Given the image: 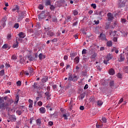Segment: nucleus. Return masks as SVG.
Segmentation results:
<instances>
[{
  "mask_svg": "<svg viewBox=\"0 0 128 128\" xmlns=\"http://www.w3.org/2000/svg\"><path fill=\"white\" fill-rule=\"evenodd\" d=\"M91 6H92V8H96V4H91Z\"/></svg>",
  "mask_w": 128,
  "mask_h": 128,
  "instance_id": "nucleus-46",
  "label": "nucleus"
},
{
  "mask_svg": "<svg viewBox=\"0 0 128 128\" xmlns=\"http://www.w3.org/2000/svg\"><path fill=\"white\" fill-rule=\"evenodd\" d=\"M84 96H86V92L82 93L80 95V100H82L84 98Z\"/></svg>",
  "mask_w": 128,
  "mask_h": 128,
  "instance_id": "nucleus-25",
  "label": "nucleus"
},
{
  "mask_svg": "<svg viewBox=\"0 0 128 128\" xmlns=\"http://www.w3.org/2000/svg\"><path fill=\"white\" fill-rule=\"evenodd\" d=\"M2 48H4V49L8 48V44H4V45H3Z\"/></svg>",
  "mask_w": 128,
  "mask_h": 128,
  "instance_id": "nucleus-47",
  "label": "nucleus"
},
{
  "mask_svg": "<svg viewBox=\"0 0 128 128\" xmlns=\"http://www.w3.org/2000/svg\"><path fill=\"white\" fill-rule=\"evenodd\" d=\"M36 122L38 126H40L42 124V120H40V119H37L36 120Z\"/></svg>",
  "mask_w": 128,
  "mask_h": 128,
  "instance_id": "nucleus-24",
  "label": "nucleus"
},
{
  "mask_svg": "<svg viewBox=\"0 0 128 128\" xmlns=\"http://www.w3.org/2000/svg\"><path fill=\"white\" fill-rule=\"evenodd\" d=\"M6 16H4L2 20H1V22L2 24H6Z\"/></svg>",
  "mask_w": 128,
  "mask_h": 128,
  "instance_id": "nucleus-18",
  "label": "nucleus"
},
{
  "mask_svg": "<svg viewBox=\"0 0 128 128\" xmlns=\"http://www.w3.org/2000/svg\"><path fill=\"white\" fill-rule=\"evenodd\" d=\"M34 88H38V84L36 83H34Z\"/></svg>",
  "mask_w": 128,
  "mask_h": 128,
  "instance_id": "nucleus-36",
  "label": "nucleus"
},
{
  "mask_svg": "<svg viewBox=\"0 0 128 128\" xmlns=\"http://www.w3.org/2000/svg\"><path fill=\"white\" fill-rule=\"evenodd\" d=\"M121 20L122 24H126V20L124 18H122Z\"/></svg>",
  "mask_w": 128,
  "mask_h": 128,
  "instance_id": "nucleus-44",
  "label": "nucleus"
},
{
  "mask_svg": "<svg viewBox=\"0 0 128 128\" xmlns=\"http://www.w3.org/2000/svg\"><path fill=\"white\" fill-rule=\"evenodd\" d=\"M16 114H18V116H20L22 114V111L17 110L16 112Z\"/></svg>",
  "mask_w": 128,
  "mask_h": 128,
  "instance_id": "nucleus-29",
  "label": "nucleus"
},
{
  "mask_svg": "<svg viewBox=\"0 0 128 128\" xmlns=\"http://www.w3.org/2000/svg\"><path fill=\"white\" fill-rule=\"evenodd\" d=\"M68 80H72V82H76V80H78V76L76 75L72 76V74L68 73Z\"/></svg>",
  "mask_w": 128,
  "mask_h": 128,
  "instance_id": "nucleus-2",
  "label": "nucleus"
},
{
  "mask_svg": "<svg viewBox=\"0 0 128 128\" xmlns=\"http://www.w3.org/2000/svg\"><path fill=\"white\" fill-rule=\"evenodd\" d=\"M28 60H30V62H32L34 60H36V58H34V56H32V55H30L28 56Z\"/></svg>",
  "mask_w": 128,
  "mask_h": 128,
  "instance_id": "nucleus-8",
  "label": "nucleus"
},
{
  "mask_svg": "<svg viewBox=\"0 0 128 128\" xmlns=\"http://www.w3.org/2000/svg\"><path fill=\"white\" fill-rule=\"evenodd\" d=\"M52 88H53L54 90H56V84L52 85Z\"/></svg>",
  "mask_w": 128,
  "mask_h": 128,
  "instance_id": "nucleus-64",
  "label": "nucleus"
},
{
  "mask_svg": "<svg viewBox=\"0 0 128 128\" xmlns=\"http://www.w3.org/2000/svg\"><path fill=\"white\" fill-rule=\"evenodd\" d=\"M52 42H58V38H54L52 40Z\"/></svg>",
  "mask_w": 128,
  "mask_h": 128,
  "instance_id": "nucleus-58",
  "label": "nucleus"
},
{
  "mask_svg": "<svg viewBox=\"0 0 128 128\" xmlns=\"http://www.w3.org/2000/svg\"><path fill=\"white\" fill-rule=\"evenodd\" d=\"M74 62H76V64H78V62H80V57L76 56V57L74 58Z\"/></svg>",
  "mask_w": 128,
  "mask_h": 128,
  "instance_id": "nucleus-26",
  "label": "nucleus"
},
{
  "mask_svg": "<svg viewBox=\"0 0 128 128\" xmlns=\"http://www.w3.org/2000/svg\"><path fill=\"white\" fill-rule=\"evenodd\" d=\"M107 16L108 18V22H110L114 20V15L110 12L107 14Z\"/></svg>",
  "mask_w": 128,
  "mask_h": 128,
  "instance_id": "nucleus-5",
  "label": "nucleus"
},
{
  "mask_svg": "<svg viewBox=\"0 0 128 128\" xmlns=\"http://www.w3.org/2000/svg\"><path fill=\"white\" fill-rule=\"evenodd\" d=\"M4 74V70H2L0 71V76H2Z\"/></svg>",
  "mask_w": 128,
  "mask_h": 128,
  "instance_id": "nucleus-33",
  "label": "nucleus"
},
{
  "mask_svg": "<svg viewBox=\"0 0 128 128\" xmlns=\"http://www.w3.org/2000/svg\"><path fill=\"white\" fill-rule=\"evenodd\" d=\"M38 104L39 106H42V102L40 101L38 102Z\"/></svg>",
  "mask_w": 128,
  "mask_h": 128,
  "instance_id": "nucleus-53",
  "label": "nucleus"
},
{
  "mask_svg": "<svg viewBox=\"0 0 128 128\" xmlns=\"http://www.w3.org/2000/svg\"><path fill=\"white\" fill-rule=\"evenodd\" d=\"M88 85L86 84L84 87V90H88Z\"/></svg>",
  "mask_w": 128,
  "mask_h": 128,
  "instance_id": "nucleus-55",
  "label": "nucleus"
},
{
  "mask_svg": "<svg viewBox=\"0 0 128 128\" xmlns=\"http://www.w3.org/2000/svg\"><path fill=\"white\" fill-rule=\"evenodd\" d=\"M50 0H47L46 2H45V6H50Z\"/></svg>",
  "mask_w": 128,
  "mask_h": 128,
  "instance_id": "nucleus-28",
  "label": "nucleus"
},
{
  "mask_svg": "<svg viewBox=\"0 0 128 128\" xmlns=\"http://www.w3.org/2000/svg\"><path fill=\"white\" fill-rule=\"evenodd\" d=\"M78 22V21H76L74 23H73V26H77Z\"/></svg>",
  "mask_w": 128,
  "mask_h": 128,
  "instance_id": "nucleus-57",
  "label": "nucleus"
},
{
  "mask_svg": "<svg viewBox=\"0 0 128 128\" xmlns=\"http://www.w3.org/2000/svg\"><path fill=\"white\" fill-rule=\"evenodd\" d=\"M39 10H44V6L42 4H40L38 6Z\"/></svg>",
  "mask_w": 128,
  "mask_h": 128,
  "instance_id": "nucleus-48",
  "label": "nucleus"
},
{
  "mask_svg": "<svg viewBox=\"0 0 128 128\" xmlns=\"http://www.w3.org/2000/svg\"><path fill=\"white\" fill-rule=\"evenodd\" d=\"M113 40H114V42H118V38H116V37H114V38H113Z\"/></svg>",
  "mask_w": 128,
  "mask_h": 128,
  "instance_id": "nucleus-56",
  "label": "nucleus"
},
{
  "mask_svg": "<svg viewBox=\"0 0 128 128\" xmlns=\"http://www.w3.org/2000/svg\"><path fill=\"white\" fill-rule=\"evenodd\" d=\"M20 10V7L16 5L15 8H14L13 9H12V12H14L16 10Z\"/></svg>",
  "mask_w": 128,
  "mask_h": 128,
  "instance_id": "nucleus-22",
  "label": "nucleus"
},
{
  "mask_svg": "<svg viewBox=\"0 0 128 128\" xmlns=\"http://www.w3.org/2000/svg\"><path fill=\"white\" fill-rule=\"evenodd\" d=\"M47 36H54V32H52V30H49L46 32Z\"/></svg>",
  "mask_w": 128,
  "mask_h": 128,
  "instance_id": "nucleus-12",
  "label": "nucleus"
},
{
  "mask_svg": "<svg viewBox=\"0 0 128 128\" xmlns=\"http://www.w3.org/2000/svg\"><path fill=\"white\" fill-rule=\"evenodd\" d=\"M26 16H24V12H21L18 14V22H20V20H22V18H24Z\"/></svg>",
  "mask_w": 128,
  "mask_h": 128,
  "instance_id": "nucleus-6",
  "label": "nucleus"
},
{
  "mask_svg": "<svg viewBox=\"0 0 128 128\" xmlns=\"http://www.w3.org/2000/svg\"><path fill=\"white\" fill-rule=\"evenodd\" d=\"M94 22H95V24H100V20H98L97 21L94 20Z\"/></svg>",
  "mask_w": 128,
  "mask_h": 128,
  "instance_id": "nucleus-60",
  "label": "nucleus"
},
{
  "mask_svg": "<svg viewBox=\"0 0 128 128\" xmlns=\"http://www.w3.org/2000/svg\"><path fill=\"white\" fill-rule=\"evenodd\" d=\"M44 96H46L47 100H50V96L52 95L50 94V92H45Z\"/></svg>",
  "mask_w": 128,
  "mask_h": 128,
  "instance_id": "nucleus-10",
  "label": "nucleus"
},
{
  "mask_svg": "<svg viewBox=\"0 0 128 128\" xmlns=\"http://www.w3.org/2000/svg\"><path fill=\"white\" fill-rule=\"evenodd\" d=\"M20 64H24V62H26V60H24V58H22L20 59Z\"/></svg>",
  "mask_w": 128,
  "mask_h": 128,
  "instance_id": "nucleus-35",
  "label": "nucleus"
},
{
  "mask_svg": "<svg viewBox=\"0 0 128 128\" xmlns=\"http://www.w3.org/2000/svg\"><path fill=\"white\" fill-rule=\"evenodd\" d=\"M123 70L124 72H126V74H128V66H124Z\"/></svg>",
  "mask_w": 128,
  "mask_h": 128,
  "instance_id": "nucleus-27",
  "label": "nucleus"
},
{
  "mask_svg": "<svg viewBox=\"0 0 128 128\" xmlns=\"http://www.w3.org/2000/svg\"><path fill=\"white\" fill-rule=\"evenodd\" d=\"M107 58L108 60H112V56L110 54H108L107 56Z\"/></svg>",
  "mask_w": 128,
  "mask_h": 128,
  "instance_id": "nucleus-32",
  "label": "nucleus"
},
{
  "mask_svg": "<svg viewBox=\"0 0 128 128\" xmlns=\"http://www.w3.org/2000/svg\"><path fill=\"white\" fill-rule=\"evenodd\" d=\"M110 86L112 88H113L114 86V80H110Z\"/></svg>",
  "mask_w": 128,
  "mask_h": 128,
  "instance_id": "nucleus-17",
  "label": "nucleus"
},
{
  "mask_svg": "<svg viewBox=\"0 0 128 128\" xmlns=\"http://www.w3.org/2000/svg\"><path fill=\"white\" fill-rule=\"evenodd\" d=\"M102 120L103 122H106V118H104V117H102Z\"/></svg>",
  "mask_w": 128,
  "mask_h": 128,
  "instance_id": "nucleus-37",
  "label": "nucleus"
},
{
  "mask_svg": "<svg viewBox=\"0 0 128 128\" xmlns=\"http://www.w3.org/2000/svg\"><path fill=\"white\" fill-rule=\"evenodd\" d=\"M102 101L100 100H99L98 101V106H102Z\"/></svg>",
  "mask_w": 128,
  "mask_h": 128,
  "instance_id": "nucleus-30",
  "label": "nucleus"
},
{
  "mask_svg": "<svg viewBox=\"0 0 128 128\" xmlns=\"http://www.w3.org/2000/svg\"><path fill=\"white\" fill-rule=\"evenodd\" d=\"M45 31L48 32H50V28H44Z\"/></svg>",
  "mask_w": 128,
  "mask_h": 128,
  "instance_id": "nucleus-54",
  "label": "nucleus"
},
{
  "mask_svg": "<svg viewBox=\"0 0 128 128\" xmlns=\"http://www.w3.org/2000/svg\"><path fill=\"white\" fill-rule=\"evenodd\" d=\"M106 46H108V48L112 46V40L107 41Z\"/></svg>",
  "mask_w": 128,
  "mask_h": 128,
  "instance_id": "nucleus-14",
  "label": "nucleus"
},
{
  "mask_svg": "<svg viewBox=\"0 0 128 128\" xmlns=\"http://www.w3.org/2000/svg\"><path fill=\"white\" fill-rule=\"evenodd\" d=\"M73 14H74V16H78V11H76V10H74L73 11Z\"/></svg>",
  "mask_w": 128,
  "mask_h": 128,
  "instance_id": "nucleus-34",
  "label": "nucleus"
},
{
  "mask_svg": "<svg viewBox=\"0 0 128 128\" xmlns=\"http://www.w3.org/2000/svg\"><path fill=\"white\" fill-rule=\"evenodd\" d=\"M48 76H44V78H42V82H48Z\"/></svg>",
  "mask_w": 128,
  "mask_h": 128,
  "instance_id": "nucleus-19",
  "label": "nucleus"
},
{
  "mask_svg": "<svg viewBox=\"0 0 128 128\" xmlns=\"http://www.w3.org/2000/svg\"><path fill=\"white\" fill-rule=\"evenodd\" d=\"M39 20H42L46 18V12L42 11L41 14L38 16Z\"/></svg>",
  "mask_w": 128,
  "mask_h": 128,
  "instance_id": "nucleus-7",
  "label": "nucleus"
},
{
  "mask_svg": "<svg viewBox=\"0 0 128 128\" xmlns=\"http://www.w3.org/2000/svg\"><path fill=\"white\" fill-rule=\"evenodd\" d=\"M52 22H58V19L56 18H52Z\"/></svg>",
  "mask_w": 128,
  "mask_h": 128,
  "instance_id": "nucleus-52",
  "label": "nucleus"
},
{
  "mask_svg": "<svg viewBox=\"0 0 128 128\" xmlns=\"http://www.w3.org/2000/svg\"><path fill=\"white\" fill-rule=\"evenodd\" d=\"M100 40H105V42H108V39L106 36V34L101 33L100 35L98 36Z\"/></svg>",
  "mask_w": 128,
  "mask_h": 128,
  "instance_id": "nucleus-4",
  "label": "nucleus"
},
{
  "mask_svg": "<svg viewBox=\"0 0 128 128\" xmlns=\"http://www.w3.org/2000/svg\"><path fill=\"white\" fill-rule=\"evenodd\" d=\"M50 10H54V8H55L54 6L52 5L50 8Z\"/></svg>",
  "mask_w": 128,
  "mask_h": 128,
  "instance_id": "nucleus-63",
  "label": "nucleus"
},
{
  "mask_svg": "<svg viewBox=\"0 0 128 128\" xmlns=\"http://www.w3.org/2000/svg\"><path fill=\"white\" fill-rule=\"evenodd\" d=\"M16 84L17 86H22V82L20 81H18L16 82Z\"/></svg>",
  "mask_w": 128,
  "mask_h": 128,
  "instance_id": "nucleus-39",
  "label": "nucleus"
},
{
  "mask_svg": "<svg viewBox=\"0 0 128 128\" xmlns=\"http://www.w3.org/2000/svg\"><path fill=\"white\" fill-rule=\"evenodd\" d=\"M17 40L20 42H22V38L19 37V38H18Z\"/></svg>",
  "mask_w": 128,
  "mask_h": 128,
  "instance_id": "nucleus-49",
  "label": "nucleus"
},
{
  "mask_svg": "<svg viewBox=\"0 0 128 128\" xmlns=\"http://www.w3.org/2000/svg\"><path fill=\"white\" fill-rule=\"evenodd\" d=\"M16 58H18L16 57V55H13L12 56V60H16Z\"/></svg>",
  "mask_w": 128,
  "mask_h": 128,
  "instance_id": "nucleus-51",
  "label": "nucleus"
},
{
  "mask_svg": "<svg viewBox=\"0 0 128 128\" xmlns=\"http://www.w3.org/2000/svg\"><path fill=\"white\" fill-rule=\"evenodd\" d=\"M18 36L19 38H24L26 37V35H24V34L22 32H20L18 34Z\"/></svg>",
  "mask_w": 128,
  "mask_h": 128,
  "instance_id": "nucleus-13",
  "label": "nucleus"
},
{
  "mask_svg": "<svg viewBox=\"0 0 128 128\" xmlns=\"http://www.w3.org/2000/svg\"><path fill=\"white\" fill-rule=\"evenodd\" d=\"M6 26V24H2V25H1L0 26V30H2V28H4Z\"/></svg>",
  "mask_w": 128,
  "mask_h": 128,
  "instance_id": "nucleus-40",
  "label": "nucleus"
},
{
  "mask_svg": "<svg viewBox=\"0 0 128 128\" xmlns=\"http://www.w3.org/2000/svg\"><path fill=\"white\" fill-rule=\"evenodd\" d=\"M48 124H49V126H52V124H54V122H48Z\"/></svg>",
  "mask_w": 128,
  "mask_h": 128,
  "instance_id": "nucleus-59",
  "label": "nucleus"
},
{
  "mask_svg": "<svg viewBox=\"0 0 128 128\" xmlns=\"http://www.w3.org/2000/svg\"><path fill=\"white\" fill-rule=\"evenodd\" d=\"M38 58L40 60H42V54L40 53V54H39Z\"/></svg>",
  "mask_w": 128,
  "mask_h": 128,
  "instance_id": "nucleus-41",
  "label": "nucleus"
},
{
  "mask_svg": "<svg viewBox=\"0 0 128 128\" xmlns=\"http://www.w3.org/2000/svg\"><path fill=\"white\" fill-rule=\"evenodd\" d=\"M10 120H12V122H16V116L11 115L10 116Z\"/></svg>",
  "mask_w": 128,
  "mask_h": 128,
  "instance_id": "nucleus-11",
  "label": "nucleus"
},
{
  "mask_svg": "<svg viewBox=\"0 0 128 128\" xmlns=\"http://www.w3.org/2000/svg\"><path fill=\"white\" fill-rule=\"evenodd\" d=\"M115 72H114V70L113 68H110L109 70V74H111V76H114V74Z\"/></svg>",
  "mask_w": 128,
  "mask_h": 128,
  "instance_id": "nucleus-15",
  "label": "nucleus"
},
{
  "mask_svg": "<svg viewBox=\"0 0 128 128\" xmlns=\"http://www.w3.org/2000/svg\"><path fill=\"white\" fill-rule=\"evenodd\" d=\"M12 33L8 34L6 36L7 40H12Z\"/></svg>",
  "mask_w": 128,
  "mask_h": 128,
  "instance_id": "nucleus-16",
  "label": "nucleus"
},
{
  "mask_svg": "<svg viewBox=\"0 0 128 128\" xmlns=\"http://www.w3.org/2000/svg\"><path fill=\"white\" fill-rule=\"evenodd\" d=\"M96 56H98V54L96 52H94V54L91 56V58H96Z\"/></svg>",
  "mask_w": 128,
  "mask_h": 128,
  "instance_id": "nucleus-23",
  "label": "nucleus"
},
{
  "mask_svg": "<svg viewBox=\"0 0 128 128\" xmlns=\"http://www.w3.org/2000/svg\"><path fill=\"white\" fill-rule=\"evenodd\" d=\"M4 99L6 100L5 104L6 106H10L12 104L14 103V100L12 98H10L8 97V96H4Z\"/></svg>",
  "mask_w": 128,
  "mask_h": 128,
  "instance_id": "nucleus-1",
  "label": "nucleus"
},
{
  "mask_svg": "<svg viewBox=\"0 0 128 128\" xmlns=\"http://www.w3.org/2000/svg\"><path fill=\"white\" fill-rule=\"evenodd\" d=\"M16 42L14 43L12 45V48H16L18 47V37L16 38Z\"/></svg>",
  "mask_w": 128,
  "mask_h": 128,
  "instance_id": "nucleus-9",
  "label": "nucleus"
},
{
  "mask_svg": "<svg viewBox=\"0 0 128 128\" xmlns=\"http://www.w3.org/2000/svg\"><path fill=\"white\" fill-rule=\"evenodd\" d=\"M80 110H84V106H80Z\"/></svg>",
  "mask_w": 128,
  "mask_h": 128,
  "instance_id": "nucleus-62",
  "label": "nucleus"
},
{
  "mask_svg": "<svg viewBox=\"0 0 128 128\" xmlns=\"http://www.w3.org/2000/svg\"><path fill=\"white\" fill-rule=\"evenodd\" d=\"M117 76L119 78H122V74L120 73H118Z\"/></svg>",
  "mask_w": 128,
  "mask_h": 128,
  "instance_id": "nucleus-43",
  "label": "nucleus"
},
{
  "mask_svg": "<svg viewBox=\"0 0 128 128\" xmlns=\"http://www.w3.org/2000/svg\"><path fill=\"white\" fill-rule=\"evenodd\" d=\"M122 102H124V98H121L118 102V104H122Z\"/></svg>",
  "mask_w": 128,
  "mask_h": 128,
  "instance_id": "nucleus-45",
  "label": "nucleus"
},
{
  "mask_svg": "<svg viewBox=\"0 0 128 128\" xmlns=\"http://www.w3.org/2000/svg\"><path fill=\"white\" fill-rule=\"evenodd\" d=\"M63 118H64V120H68V116L66 114H64L62 116Z\"/></svg>",
  "mask_w": 128,
  "mask_h": 128,
  "instance_id": "nucleus-50",
  "label": "nucleus"
},
{
  "mask_svg": "<svg viewBox=\"0 0 128 128\" xmlns=\"http://www.w3.org/2000/svg\"><path fill=\"white\" fill-rule=\"evenodd\" d=\"M33 72H34V70L32 68H30V74H32Z\"/></svg>",
  "mask_w": 128,
  "mask_h": 128,
  "instance_id": "nucleus-61",
  "label": "nucleus"
},
{
  "mask_svg": "<svg viewBox=\"0 0 128 128\" xmlns=\"http://www.w3.org/2000/svg\"><path fill=\"white\" fill-rule=\"evenodd\" d=\"M86 54V50L83 49L82 50V54Z\"/></svg>",
  "mask_w": 128,
  "mask_h": 128,
  "instance_id": "nucleus-42",
  "label": "nucleus"
},
{
  "mask_svg": "<svg viewBox=\"0 0 128 128\" xmlns=\"http://www.w3.org/2000/svg\"><path fill=\"white\" fill-rule=\"evenodd\" d=\"M124 56L123 54H120V62H124Z\"/></svg>",
  "mask_w": 128,
  "mask_h": 128,
  "instance_id": "nucleus-21",
  "label": "nucleus"
},
{
  "mask_svg": "<svg viewBox=\"0 0 128 128\" xmlns=\"http://www.w3.org/2000/svg\"><path fill=\"white\" fill-rule=\"evenodd\" d=\"M40 112H42V114L46 113V108H45L41 107L40 108Z\"/></svg>",
  "mask_w": 128,
  "mask_h": 128,
  "instance_id": "nucleus-20",
  "label": "nucleus"
},
{
  "mask_svg": "<svg viewBox=\"0 0 128 128\" xmlns=\"http://www.w3.org/2000/svg\"><path fill=\"white\" fill-rule=\"evenodd\" d=\"M20 26V24L18 23H16L14 24V28H18V27Z\"/></svg>",
  "mask_w": 128,
  "mask_h": 128,
  "instance_id": "nucleus-31",
  "label": "nucleus"
},
{
  "mask_svg": "<svg viewBox=\"0 0 128 128\" xmlns=\"http://www.w3.org/2000/svg\"><path fill=\"white\" fill-rule=\"evenodd\" d=\"M6 104H4V98H0V110H6Z\"/></svg>",
  "mask_w": 128,
  "mask_h": 128,
  "instance_id": "nucleus-3",
  "label": "nucleus"
},
{
  "mask_svg": "<svg viewBox=\"0 0 128 128\" xmlns=\"http://www.w3.org/2000/svg\"><path fill=\"white\" fill-rule=\"evenodd\" d=\"M70 56L72 58H74V56H76V53L74 52V53H71L70 54Z\"/></svg>",
  "mask_w": 128,
  "mask_h": 128,
  "instance_id": "nucleus-38",
  "label": "nucleus"
}]
</instances>
